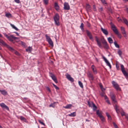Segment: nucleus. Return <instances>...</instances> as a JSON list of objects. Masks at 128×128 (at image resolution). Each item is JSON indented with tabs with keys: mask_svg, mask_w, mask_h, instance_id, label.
<instances>
[{
	"mask_svg": "<svg viewBox=\"0 0 128 128\" xmlns=\"http://www.w3.org/2000/svg\"><path fill=\"white\" fill-rule=\"evenodd\" d=\"M120 114L121 115V116H125V115L126 114H125V113L124 112V111L122 110L121 111V112H120Z\"/></svg>",
	"mask_w": 128,
	"mask_h": 128,
	"instance_id": "obj_37",
	"label": "nucleus"
},
{
	"mask_svg": "<svg viewBox=\"0 0 128 128\" xmlns=\"http://www.w3.org/2000/svg\"><path fill=\"white\" fill-rule=\"evenodd\" d=\"M124 2H126L127 1L128 2V0H122Z\"/></svg>",
	"mask_w": 128,
	"mask_h": 128,
	"instance_id": "obj_64",
	"label": "nucleus"
},
{
	"mask_svg": "<svg viewBox=\"0 0 128 128\" xmlns=\"http://www.w3.org/2000/svg\"><path fill=\"white\" fill-rule=\"evenodd\" d=\"M66 77L71 82H73L74 81V79L72 78L69 74H67L66 75Z\"/></svg>",
	"mask_w": 128,
	"mask_h": 128,
	"instance_id": "obj_14",
	"label": "nucleus"
},
{
	"mask_svg": "<svg viewBox=\"0 0 128 128\" xmlns=\"http://www.w3.org/2000/svg\"><path fill=\"white\" fill-rule=\"evenodd\" d=\"M123 20L125 24L128 26V22L127 20L125 18H123Z\"/></svg>",
	"mask_w": 128,
	"mask_h": 128,
	"instance_id": "obj_33",
	"label": "nucleus"
},
{
	"mask_svg": "<svg viewBox=\"0 0 128 128\" xmlns=\"http://www.w3.org/2000/svg\"><path fill=\"white\" fill-rule=\"evenodd\" d=\"M106 114L108 118L109 119L111 120V116L109 115V114L107 113L106 112Z\"/></svg>",
	"mask_w": 128,
	"mask_h": 128,
	"instance_id": "obj_39",
	"label": "nucleus"
},
{
	"mask_svg": "<svg viewBox=\"0 0 128 128\" xmlns=\"http://www.w3.org/2000/svg\"><path fill=\"white\" fill-rule=\"evenodd\" d=\"M92 107H93V110H95L96 109L97 107L94 104L93 105Z\"/></svg>",
	"mask_w": 128,
	"mask_h": 128,
	"instance_id": "obj_44",
	"label": "nucleus"
},
{
	"mask_svg": "<svg viewBox=\"0 0 128 128\" xmlns=\"http://www.w3.org/2000/svg\"><path fill=\"white\" fill-rule=\"evenodd\" d=\"M114 108L116 112L117 113H118L119 109L118 108V106H117V105H115V106H114Z\"/></svg>",
	"mask_w": 128,
	"mask_h": 128,
	"instance_id": "obj_30",
	"label": "nucleus"
},
{
	"mask_svg": "<svg viewBox=\"0 0 128 128\" xmlns=\"http://www.w3.org/2000/svg\"><path fill=\"white\" fill-rule=\"evenodd\" d=\"M101 30L102 32L106 36H107L108 34V32L107 30L103 28L102 27H101Z\"/></svg>",
	"mask_w": 128,
	"mask_h": 128,
	"instance_id": "obj_13",
	"label": "nucleus"
},
{
	"mask_svg": "<svg viewBox=\"0 0 128 128\" xmlns=\"http://www.w3.org/2000/svg\"><path fill=\"white\" fill-rule=\"evenodd\" d=\"M32 48L31 47L29 46L26 49V50L27 52H31L32 50Z\"/></svg>",
	"mask_w": 128,
	"mask_h": 128,
	"instance_id": "obj_28",
	"label": "nucleus"
},
{
	"mask_svg": "<svg viewBox=\"0 0 128 128\" xmlns=\"http://www.w3.org/2000/svg\"><path fill=\"white\" fill-rule=\"evenodd\" d=\"M88 104L89 107H92L93 105L94 104L92 102H90L89 101H88Z\"/></svg>",
	"mask_w": 128,
	"mask_h": 128,
	"instance_id": "obj_24",
	"label": "nucleus"
},
{
	"mask_svg": "<svg viewBox=\"0 0 128 128\" xmlns=\"http://www.w3.org/2000/svg\"><path fill=\"white\" fill-rule=\"evenodd\" d=\"M20 119L24 121L26 120L25 118L22 116H21L20 117Z\"/></svg>",
	"mask_w": 128,
	"mask_h": 128,
	"instance_id": "obj_43",
	"label": "nucleus"
},
{
	"mask_svg": "<svg viewBox=\"0 0 128 128\" xmlns=\"http://www.w3.org/2000/svg\"><path fill=\"white\" fill-rule=\"evenodd\" d=\"M120 28L122 33V34L126 33V32L125 31V28L124 27L121 26L120 27Z\"/></svg>",
	"mask_w": 128,
	"mask_h": 128,
	"instance_id": "obj_21",
	"label": "nucleus"
},
{
	"mask_svg": "<svg viewBox=\"0 0 128 128\" xmlns=\"http://www.w3.org/2000/svg\"><path fill=\"white\" fill-rule=\"evenodd\" d=\"M96 114L99 117L101 120L102 122H104L105 121V119L101 114L99 110H97L96 112Z\"/></svg>",
	"mask_w": 128,
	"mask_h": 128,
	"instance_id": "obj_7",
	"label": "nucleus"
},
{
	"mask_svg": "<svg viewBox=\"0 0 128 128\" xmlns=\"http://www.w3.org/2000/svg\"><path fill=\"white\" fill-rule=\"evenodd\" d=\"M55 103V102H54L53 104H50L49 105V107H52L53 108H54L55 106V105H54V104Z\"/></svg>",
	"mask_w": 128,
	"mask_h": 128,
	"instance_id": "obj_42",
	"label": "nucleus"
},
{
	"mask_svg": "<svg viewBox=\"0 0 128 128\" xmlns=\"http://www.w3.org/2000/svg\"><path fill=\"white\" fill-rule=\"evenodd\" d=\"M101 90H102V91H104L105 90V89L104 88H102L101 89Z\"/></svg>",
	"mask_w": 128,
	"mask_h": 128,
	"instance_id": "obj_63",
	"label": "nucleus"
},
{
	"mask_svg": "<svg viewBox=\"0 0 128 128\" xmlns=\"http://www.w3.org/2000/svg\"><path fill=\"white\" fill-rule=\"evenodd\" d=\"M86 31L87 34L90 39L92 41H93V38L91 33L88 30H86Z\"/></svg>",
	"mask_w": 128,
	"mask_h": 128,
	"instance_id": "obj_9",
	"label": "nucleus"
},
{
	"mask_svg": "<svg viewBox=\"0 0 128 128\" xmlns=\"http://www.w3.org/2000/svg\"><path fill=\"white\" fill-rule=\"evenodd\" d=\"M102 43L104 45V48L108 49V46L105 40L104 39L102 41Z\"/></svg>",
	"mask_w": 128,
	"mask_h": 128,
	"instance_id": "obj_12",
	"label": "nucleus"
},
{
	"mask_svg": "<svg viewBox=\"0 0 128 128\" xmlns=\"http://www.w3.org/2000/svg\"><path fill=\"white\" fill-rule=\"evenodd\" d=\"M103 58L104 59L105 62L106 63L107 65L110 68H111V66L108 61L104 56H103Z\"/></svg>",
	"mask_w": 128,
	"mask_h": 128,
	"instance_id": "obj_11",
	"label": "nucleus"
},
{
	"mask_svg": "<svg viewBox=\"0 0 128 128\" xmlns=\"http://www.w3.org/2000/svg\"><path fill=\"white\" fill-rule=\"evenodd\" d=\"M50 77L52 78V79L56 83H57L58 82V81L55 76L52 73L50 74Z\"/></svg>",
	"mask_w": 128,
	"mask_h": 128,
	"instance_id": "obj_16",
	"label": "nucleus"
},
{
	"mask_svg": "<svg viewBox=\"0 0 128 128\" xmlns=\"http://www.w3.org/2000/svg\"><path fill=\"white\" fill-rule=\"evenodd\" d=\"M122 71L125 76H128V74L124 70H122Z\"/></svg>",
	"mask_w": 128,
	"mask_h": 128,
	"instance_id": "obj_29",
	"label": "nucleus"
},
{
	"mask_svg": "<svg viewBox=\"0 0 128 128\" xmlns=\"http://www.w3.org/2000/svg\"><path fill=\"white\" fill-rule=\"evenodd\" d=\"M86 25L87 26L90 27V24L88 22H86Z\"/></svg>",
	"mask_w": 128,
	"mask_h": 128,
	"instance_id": "obj_47",
	"label": "nucleus"
},
{
	"mask_svg": "<svg viewBox=\"0 0 128 128\" xmlns=\"http://www.w3.org/2000/svg\"><path fill=\"white\" fill-rule=\"evenodd\" d=\"M120 66H121V70L122 71V70H124V66L122 64H121Z\"/></svg>",
	"mask_w": 128,
	"mask_h": 128,
	"instance_id": "obj_46",
	"label": "nucleus"
},
{
	"mask_svg": "<svg viewBox=\"0 0 128 128\" xmlns=\"http://www.w3.org/2000/svg\"><path fill=\"white\" fill-rule=\"evenodd\" d=\"M5 16L8 18L12 17L11 14L10 13H7L5 14Z\"/></svg>",
	"mask_w": 128,
	"mask_h": 128,
	"instance_id": "obj_31",
	"label": "nucleus"
},
{
	"mask_svg": "<svg viewBox=\"0 0 128 128\" xmlns=\"http://www.w3.org/2000/svg\"><path fill=\"white\" fill-rule=\"evenodd\" d=\"M43 2L44 4L46 5L48 3V0H43Z\"/></svg>",
	"mask_w": 128,
	"mask_h": 128,
	"instance_id": "obj_40",
	"label": "nucleus"
},
{
	"mask_svg": "<svg viewBox=\"0 0 128 128\" xmlns=\"http://www.w3.org/2000/svg\"><path fill=\"white\" fill-rule=\"evenodd\" d=\"M104 96V99L105 100H107V99H108V97H107L106 96Z\"/></svg>",
	"mask_w": 128,
	"mask_h": 128,
	"instance_id": "obj_60",
	"label": "nucleus"
},
{
	"mask_svg": "<svg viewBox=\"0 0 128 128\" xmlns=\"http://www.w3.org/2000/svg\"><path fill=\"white\" fill-rule=\"evenodd\" d=\"M106 102H107V103H108V104H110V102L108 100V99H107V100H106Z\"/></svg>",
	"mask_w": 128,
	"mask_h": 128,
	"instance_id": "obj_54",
	"label": "nucleus"
},
{
	"mask_svg": "<svg viewBox=\"0 0 128 128\" xmlns=\"http://www.w3.org/2000/svg\"><path fill=\"white\" fill-rule=\"evenodd\" d=\"M68 115L70 116L74 117L76 115V112H74L70 114H68Z\"/></svg>",
	"mask_w": 128,
	"mask_h": 128,
	"instance_id": "obj_26",
	"label": "nucleus"
},
{
	"mask_svg": "<svg viewBox=\"0 0 128 128\" xmlns=\"http://www.w3.org/2000/svg\"><path fill=\"white\" fill-rule=\"evenodd\" d=\"M4 35L6 38L11 42H12L13 40H16L18 38L14 37L12 35L8 36L6 34H4Z\"/></svg>",
	"mask_w": 128,
	"mask_h": 128,
	"instance_id": "obj_4",
	"label": "nucleus"
},
{
	"mask_svg": "<svg viewBox=\"0 0 128 128\" xmlns=\"http://www.w3.org/2000/svg\"><path fill=\"white\" fill-rule=\"evenodd\" d=\"M110 97L112 101L114 103H115L116 102V100L114 95L113 94H112L110 96Z\"/></svg>",
	"mask_w": 128,
	"mask_h": 128,
	"instance_id": "obj_20",
	"label": "nucleus"
},
{
	"mask_svg": "<svg viewBox=\"0 0 128 128\" xmlns=\"http://www.w3.org/2000/svg\"><path fill=\"white\" fill-rule=\"evenodd\" d=\"M86 8L87 11L90 12L91 10V8L90 6L88 4H86Z\"/></svg>",
	"mask_w": 128,
	"mask_h": 128,
	"instance_id": "obj_19",
	"label": "nucleus"
},
{
	"mask_svg": "<svg viewBox=\"0 0 128 128\" xmlns=\"http://www.w3.org/2000/svg\"><path fill=\"white\" fill-rule=\"evenodd\" d=\"M126 11L128 13V8H126Z\"/></svg>",
	"mask_w": 128,
	"mask_h": 128,
	"instance_id": "obj_62",
	"label": "nucleus"
},
{
	"mask_svg": "<svg viewBox=\"0 0 128 128\" xmlns=\"http://www.w3.org/2000/svg\"><path fill=\"white\" fill-rule=\"evenodd\" d=\"M84 24L82 23H81L80 25V28L82 32H84Z\"/></svg>",
	"mask_w": 128,
	"mask_h": 128,
	"instance_id": "obj_27",
	"label": "nucleus"
},
{
	"mask_svg": "<svg viewBox=\"0 0 128 128\" xmlns=\"http://www.w3.org/2000/svg\"><path fill=\"white\" fill-rule=\"evenodd\" d=\"M102 3L104 4H106V1L104 0H100Z\"/></svg>",
	"mask_w": 128,
	"mask_h": 128,
	"instance_id": "obj_51",
	"label": "nucleus"
},
{
	"mask_svg": "<svg viewBox=\"0 0 128 128\" xmlns=\"http://www.w3.org/2000/svg\"><path fill=\"white\" fill-rule=\"evenodd\" d=\"M10 25L13 28H14L17 31L18 30V29L17 28H16L14 25L12 24H10Z\"/></svg>",
	"mask_w": 128,
	"mask_h": 128,
	"instance_id": "obj_34",
	"label": "nucleus"
},
{
	"mask_svg": "<svg viewBox=\"0 0 128 128\" xmlns=\"http://www.w3.org/2000/svg\"><path fill=\"white\" fill-rule=\"evenodd\" d=\"M0 92L1 94L4 95H6L7 94V92L5 90H0Z\"/></svg>",
	"mask_w": 128,
	"mask_h": 128,
	"instance_id": "obj_25",
	"label": "nucleus"
},
{
	"mask_svg": "<svg viewBox=\"0 0 128 128\" xmlns=\"http://www.w3.org/2000/svg\"><path fill=\"white\" fill-rule=\"evenodd\" d=\"M54 6L55 9L56 10H59V6L57 3L55 2L54 3Z\"/></svg>",
	"mask_w": 128,
	"mask_h": 128,
	"instance_id": "obj_23",
	"label": "nucleus"
},
{
	"mask_svg": "<svg viewBox=\"0 0 128 128\" xmlns=\"http://www.w3.org/2000/svg\"><path fill=\"white\" fill-rule=\"evenodd\" d=\"M102 10V7H101L99 8V11L100 12H101Z\"/></svg>",
	"mask_w": 128,
	"mask_h": 128,
	"instance_id": "obj_55",
	"label": "nucleus"
},
{
	"mask_svg": "<svg viewBox=\"0 0 128 128\" xmlns=\"http://www.w3.org/2000/svg\"><path fill=\"white\" fill-rule=\"evenodd\" d=\"M78 84L82 88L83 87V86L82 83L80 81H79L78 82Z\"/></svg>",
	"mask_w": 128,
	"mask_h": 128,
	"instance_id": "obj_36",
	"label": "nucleus"
},
{
	"mask_svg": "<svg viewBox=\"0 0 128 128\" xmlns=\"http://www.w3.org/2000/svg\"><path fill=\"white\" fill-rule=\"evenodd\" d=\"M108 40L110 44H112L113 43V40L112 38L110 37H109L108 38Z\"/></svg>",
	"mask_w": 128,
	"mask_h": 128,
	"instance_id": "obj_32",
	"label": "nucleus"
},
{
	"mask_svg": "<svg viewBox=\"0 0 128 128\" xmlns=\"http://www.w3.org/2000/svg\"><path fill=\"white\" fill-rule=\"evenodd\" d=\"M111 28L113 32L117 35L118 37L120 38H121L122 36L121 34L119 33L116 27L114 24H112L111 25Z\"/></svg>",
	"mask_w": 128,
	"mask_h": 128,
	"instance_id": "obj_1",
	"label": "nucleus"
},
{
	"mask_svg": "<svg viewBox=\"0 0 128 128\" xmlns=\"http://www.w3.org/2000/svg\"><path fill=\"white\" fill-rule=\"evenodd\" d=\"M93 8L94 11H95L96 10V8L94 5L93 6Z\"/></svg>",
	"mask_w": 128,
	"mask_h": 128,
	"instance_id": "obj_52",
	"label": "nucleus"
},
{
	"mask_svg": "<svg viewBox=\"0 0 128 128\" xmlns=\"http://www.w3.org/2000/svg\"><path fill=\"white\" fill-rule=\"evenodd\" d=\"M100 95L102 96H104V93L103 92H102L100 93Z\"/></svg>",
	"mask_w": 128,
	"mask_h": 128,
	"instance_id": "obj_49",
	"label": "nucleus"
},
{
	"mask_svg": "<svg viewBox=\"0 0 128 128\" xmlns=\"http://www.w3.org/2000/svg\"><path fill=\"white\" fill-rule=\"evenodd\" d=\"M88 76L90 79L92 80H93L94 79V78L93 75L90 72H88L87 74Z\"/></svg>",
	"mask_w": 128,
	"mask_h": 128,
	"instance_id": "obj_17",
	"label": "nucleus"
},
{
	"mask_svg": "<svg viewBox=\"0 0 128 128\" xmlns=\"http://www.w3.org/2000/svg\"><path fill=\"white\" fill-rule=\"evenodd\" d=\"M72 106V105L71 104H68L66 106H64L63 108L66 109L70 108Z\"/></svg>",
	"mask_w": 128,
	"mask_h": 128,
	"instance_id": "obj_22",
	"label": "nucleus"
},
{
	"mask_svg": "<svg viewBox=\"0 0 128 128\" xmlns=\"http://www.w3.org/2000/svg\"><path fill=\"white\" fill-rule=\"evenodd\" d=\"M118 53L120 57H121V55L122 54V52L120 50H118Z\"/></svg>",
	"mask_w": 128,
	"mask_h": 128,
	"instance_id": "obj_35",
	"label": "nucleus"
},
{
	"mask_svg": "<svg viewBox=\"0 0 128 128\" xmlns=\"http://www.w3.org/2000/svg\"><path fill=\"white\" fill-rule=\"evenodd\" d=\"M91 68L92 69L94 73L95 74H96L97 72L95 66L93 65L92 66Z\"/></svg>",
	"mask_w": 128,
	"mask_h": 128,
	"instance_id": "obj_18",
	"label": "nucleus"
},
{
	"mask_svg": "<svg viewBox=\"0 0 128 128\" xmlns=\"http://www.w3.org/2000/svg\"><path fill=\"white\" fill-rule=\"evenodd\" d=\"M21 44L22 45L24 46L25 45V43L24 42H23L22 41L20 42Z\"/></svg>",
	"mask_w": 128,
	"mask_h": 128,
	"instance_id": "obj_53",
	"label": "nucleus"
},
{
	"mask_svg": "<svg viewBox=\"0 0 128 128\" xmlns=\"http://www.w3.org/2000/svg\"><path fill=\"white\" fill-rule=\"evenodd\" d=\"M113 124L115 128H118V127L117 126L116 124L114 122L113 123Z\"/></svg>",
	"mask_w": 128,
	"mask_h": 128,
	"instance_id": "obj_48",
	"label": "nucleus"
},
{
	"mask_svg": "<svg viewBox=\"0 0 128 128\" xmlns=\"http://www.w3.org/2000/svg\"><path fill=\"white\" fill-rule=\"evenodd\" d=\"M15 2L17 3H19L20 2V0H14Z\"/></svg>",
	"mask_w": 128,
	"mask_h": 128,
	"instance_id": "obj_50",
	"label": "nucleus"
},
{
	"mask_svg": "<svg viewBox=\"0 0 128 128\" xmlns=\"http://www.w3.org/2000/svg\"><path fill=\"white\" fill-rule=\"evenodd\" d=\"M114 44L115 45V46L116 48H119V46L117 44V42H114Z\"/></svg>",
	"mask_w": 128,
	"mask_h": 128,
	"instance_id": "obj_38",
	"label": "nucleus"
},
{
	"mask_svg": "<svg viewBox=\"0 0 128 128\" xmlns=\"http://www.w3.org/2000/svg\"><path fill=\"white\" fill-rule=\"evenodd\" d=\"M38 122H39V123L40 124L42 125H45L44 124V123L42 122L41 120H38Z\"/></svg>",
	"mask_w": 128,
	"mask_h": 128,
	"instance_id": "obj_45",
	"label": "nucleus"
},
{
	"mask_svg": "<svg viewBox=\"0 0 128 128\" xmlns=\"http://www.w3.org/2000/svg\"><path fill=\"white\" fill-rule=\"evenodd\" d=\"M54 87L56 90H58L59 89V88H58V87L56 85L54 86Z\"/></svg>",
	"mask_w": 128,
	"mask_h": 128,
	"instance_id": "obj_58",
	"label": "nucleus"
},
{
	"mask_svg": "<svg viewBox=\"0 0 128 128\" xmlns=\"http://www.w3.org/2000/svg\"><path fill=\"white\" fill-rule=\"evenodd\" d=\"M0 44L6 46L10 51L12 52L14 51V49L6 44L1 39H0Z\"/></svg>",
	"mask_w": 128,
	"mask_h": 128,
	"instance_id": "obj_2",
	"label": "nucleus"
},
{
	"mask_svg": "<svg viewBox=\"0 0 128 128\" xmlns=\"http://www.w3.org/2000/svg\"><path fill=\"white\" fill-rule=\"evenodd\" d=\"M123 35V36L124 37H126V33L124 34H122Z\"/></svg>",
	"mask_w": 128,
	"mask_h": 128,
	"instance_id": "obj_59",
	"label": "nucleus"
},
{
	"mask_svg": "<svg viewBox=\"0 0 128 128\" xmlns=\"http://www.w3.org/2000/svg\"><path fill=\"white\" fill-rule=\"evenodd\" d=\"M15 53L16 54V55H18V52H16V51H15Z\"/></svg>",
	"mask_w": 128,
	"mask_h": 128,
	"instance_id": "obj_61",
	"label": "nucleus"
},
{
	"mask_svg": "<svg viewBox=\"0 0 128 128\" xmlns=\"http://www.w3.org/2000/svg\"><path fill=\"white\" fill-rule=\"evenodd\" d=\"M47 90L50 92V90L49 87H46Z\"/></svg>",
	"mask_w": 128,
	"mask_h": 128,
	"instance_id": "obj_56",
	"label": "nucleus"
},
{
	"mask_svg": "<svg viewBox=\"0 0 128 128\" xmlns=\"http://www.w3.org/2000/svg\"><path fill=\"white\" fill-rule=\"evenodd\" d=\"M125 117L127 119L128 121V114H127L125 115Z\"/></svg>",
	"mask_w": 128,
	"mask_h": 128,
	"instance_id": "obj_57",
	"label": "nucleus"
},
{
	"mask_svg": "<svg viewBox=\"0 0 128 128\" xmlns=\"http://www.w3.org/2000/svg\"><path fill=\"white\" fill-rule=\"evenodd\" d=\"M95 38L98 46L100 48H102V46L101 44L100 41L99 40V39L97 36H96L95 37Z\"/></svg>",
	"mask_w": 128,
	"mask_h": 128,
	"instance_id": "obj_8",
	"label": "nucleus"
},
{
	"mask_svg": "<svg viewBox=\"0 0 128 128\" xmlns=\"http://www.w3.org/2000/svg\"><path fill=\"white\" fill-rule=\"evenodd\" d=\"M64 8L65 10H68L70 9V6L68 3L65 2L64 4Z\"/></svg>",
	"mask_w": 128,
	"mask_h": 128,
	"instance_id": "obj_10",
	"label": "nucleus"
},
{
	"mask_svg": "<svg viewBox=\"0 0 128 128\" xmlns=\"http://www.w3.org/2000/svg\"><path fill=\"white\" fill-rule=\"evenodd\" d=\"M45 37L47 41L48 42V43L52 46L53 47L54 46L53 42L50 37L48 36L47 34L45 35Z\"/></svg>",
	"mask_w": 128,
	"mask_h": 128,
	"instance_id": "obj_5",
	"label": "nucleus"
},
{
	"mask_svg": "<svg viewBox=\"0 0 128 128\" xmlns=\"http://www.w3.org/2000/svg\"><path fill=\"white\" fill-rule=\"evenodd\" d=\"M55 24L57 26H59L60 25L59 22V16L58 14H56L54 17Z\"/></svg>",
	"mask_w": 128,
	"mask_h": 128,
	"instance_id": "obj_3",
	"label": "nucleus"
},
{
	"mask_svg": "<svg viewBox=\"0 0 128 128\" xmlns=\"http://www.w3.org/2000/svg\"><path fill=\"white\" fill-rule=\"evenodd\" d=\"M0 106L2 108H5L7 110H9V108L4 103H1L0 104Z\"/></svg>",
	"mask_w": 128,
	"mask_h": 128,
	"instance_id": "obj_15",
	"label": "nucleus"
},
{
	"mask_svg": "<svg viewBox=\"0 0 128 128\" xmlns=\"http://www.w3.org/2000/svg\"><path fill=\"white\" fill-rule=\"evenodd\" d=\"M112 83L114 87L117 90L120 91V88L119 87L118 84L114 81H112Z\"/></svg>",
	"mask_w": 128,
	"mask_h": 128,
	"instance_id": "obj_6",
	"label": "nucleus"
},
{
	"mask_svg": "<svg viewBox=\"0 0 128 128\" xmlns=\"http://www.w3.org/2000/svg\"><path fill=\"white\" fill-rule=\"evenodd\" d=\"M116 67L117 69L118 70H119V66L118 64V63H116Z\"/></svg>",
	"mask_w": 128,
	"mask_h": 128,
	"instance_id": "obj_41",
	"label": "nucleus"
}]
</instances>
